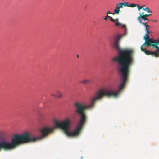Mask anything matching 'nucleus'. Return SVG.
I'll return each instance as SVG.
<instances>
[{"instance_id": "obj_2", "label": "nucleus", "mask_w": 159, "mask_h": 159, "mask_svg": "<svg viewBox=\"0 0 159 159\" xmlns=\"http://www.w3.org/2000/svg\"><path fill=\"white\" fill-rule=\"evenodd\" d=\"M55 129L53 127H45L41 131V136H34L31 135L28 132H25L21 135L16 134L11 139V142L2 141L1 142L9 150L14 149L19 145L29 142H33L47 136L49 133L52 132Z\"/></svg>"}, {"instance_id": "obj_21", "label": "nucleus", "mask_w": 159, "mask_h": 159, "mask_svg": "<svg viewBox=\"0 0 159 159\" xmlns=\"http://www.w3.org/2000/svg\"><path fill=\"white\" fill-rule=\"evenodd\" d=\"M151 20L152 21L154 22H156L157 21V20Z\"/></svg>"}, {"instance_id": "obj_13", "label": "nucleus", "mask_w": 159, "mask_h": 159, "mask_svg": "<svg viewBox=\"0 0 159 159\" xmlns=\"http://www.w3.org/2000/svg\"><path fill=\"white\" fill-rule=\"evenodd\" d=\"M120 5H122V8L123 7V6H127L128 7L129 6V4L127 2H124L122 3H120Z\"/></svg>"}, {"instance_id": "obj_5", "label": "nucleus", "mask_w": 159, "mask_h": 159, "mask_svg": "<svg viewBox=\"0 0 159 159\" xmlns=\"http://www.w3.org/2000/svg\"><path fill=\"white\" fill-rule=\"evenodd\" d=\"M156 48L157 49V52H152L148 50H144L142 47H141V50L143 51L146 54L154 55L157 57L159 56V47H157Z\"/></svg>"}, {"instance_id": "obj_8", "label": "nucleus", "mask_w": 159, "mask_h": 159, "mask_svg": "<svg viewBox=\"0 0 159 159\" xmlns=\"http://www.w3.org/2000/svg\"><path fill=\"white\" fill-rule=\"evenodd\" d=\"M2 149L5 150H8L7 147L1 142H0V151Z\"/></svg>"}, {"instance_id": "obj_4", "label": "nucleus", "mask_w": 159, "mask_h": 159, "mask_svg": "<svg viewBox=\"0 0 159 159\" xmlns=\"http://www.w3.org/2000/svg\"><path fill=\"white\" fill-rule=\"evenodd\" d=\"M140 16L138 17L137 18V20L140 23L144 22L145 24L148 23L149 21V20L148 19L147 17L149 16L151 14L143 15V13H142V15H141V13H140Z\"/></svg>"}, {"instance_id": "obj_14", "label": "nucleus", "mask_w": 159, "mask_h": 159, "mask_svg": "<svg viewBox=\"0 0 159 159\" xmlns=\"http://www.w3.org/2000/svg\"><path fill=\"white\" fill-rule=\"evenodd\" d=\"M146 32V34H145V36H146L147 37V38H149V36H148V35L149 34L151 33V32L149 31H145Z\"/></svg>"}, {"instance_id": "obj_15", "label": "nucleus", "mask_w": 159, "mask_h": 159, "mask_svg": "<svg viewBox=\"0 0 159 159\" xmlns=\"http://www.w3.org/2000/svg\"><path fill=\"white\" fill-rule=\"evenodd\" d=\"M136 6V4H135L131 3L129 5V7H134Z\"/></svg>"}, {"instance_id": "obj_9", "label": "nucleus", "mask_w": 159, "mask_h": 159, "mask_svg": "<svg viewBox=\"0 0 159 159\" xmlns=\"http://www.w3.org/2000/svg\"><path fill=\"white\" fill-rule=\"evenodd\" d=\"M143 25H144L145 27V31H148L149 29L150 28V27L148 25H147V24H145L144 22H141V23H140Z\"/></svg>"}, {"instance_id": "obj_18", "label": "nucleus", "mask_w": 159, "mask_h": 159, "mask_svg": "<svg viewBox=\"0 0 159 159\" xmlns=\"http://www.w3.org/2000/svg\"><path fill=\"white\" fill-rule=\"evenodd\" d=\"M145 5L141 6V9H143L144 10V8H144V7H145Z\"/></svg>"}, {"instance_id": "obj_7", "label": "nucleus", "mask_w": 159, "mask_h": 159, "mask_svg": "<svg viewBox=\"0 0 159 159\" xmlns=\"http://www.w3.org/2000/svg\"><path fill=\"white\" fill-rule=\"evenodd\" d=\"M51 95L57 98H61L62 97L61 92L58 90H56L52 92L51 93Z\"/></svg>"}, {"instance_id": "obj_16", "label": "nucleus", "mask_w": 159, "mask_h": 159, "mask_svg": "<svg viewBox=\"0 0 159 159\" xmlns=\"http://www.w3.org/2000/svg\"><path fill=\"white\" fill-rule=\"evenodd\" d=\"M136 7H137L138 8V10L139 11H140L141 9V6H140L138 4H136Z\"/></svg>"}, {"instance_id": "obj_12", "label": "nucleus", "mask_w": 159, "mask_h": 159, "mask_svg": "<svg viewBox=\"0 0 159 159\" xmlns=\"http://www.w3.org/2000/svg\"><path fill=\"white\" fill-rule=\"evenodd\" d=\"M144 11H146L148 13H152V11L148 7H147L144 8Z\"/></svg>"}, {"instance_id": "obj_17", "label": "nucleus", "mask_w": 159, "mask_h": 159, "mask_svg": "<svg viewBox=\"0 0 159 159\" xmlns=\"http://www.w3.org/2000/svg\"><path fill=\"white\" fill-rule=\"evenodd\" d=\"M109 16L108 15H107L104 18V20L106 21L107 20V18H109Z\"/></svg>"}, {"instance_id": "obj_1", "label": "nucleus", "mask_w": 159, "mask_h": 159, "mask_svg": "<svg viewBox=\"0 0 159 159\" xmlns=\"http://www.w3.org/2000/svg\"><path fill=\"white\" fill-rule=\"evenodd\" d=\"M122 27L125 29L124 34H117L115 36L114 47L119 53L118 56L112 59L117 64V68L120 74L121 82L118 88H123L127 81L130 72V67L134 62V50L132 48L121 49L119 44L122 37L127 34V30L125 25H121Z\"/></svg>"}, {"instance_id": "obj_3", "label": "nucleus", "mask_w": 159, "mask_h": 159, "mask_svg": "<svg viewBox=\"0 0 159 159\" xmlns=\"http://www.w3.org/2000/svg\"><path fill=\"white\" fill-rule=\"evenodd\" d=\"M143 39L145 40V42L144 43L142 46H146L148 47L150 46H152L153 48H157L159 47L158 46H159V40H152L150 39V38H147L145 36H144Z\"/></svg>"}, {"instance_id": "obj_6", "label": "nucleus", "mask_w": 159, "mask_h": 159, "mask_svg": "<svg viewBox=\"0 0 159 159\" xmlns=\"http://www.w3.org/2000/svg\"><path fill=\"white\" fill-rule=\"evenodd\" d=\"M122 8V5H120V3H118L116 5L115 9L113 10L114 14H119L120 12H121L120 9Z\"/></svg>"}, {"instance_id": "obj_11", "label": "nucleus", "mask_w": 159, "mask_h": 159, "mask_svg": "<svg viewBox=\"0 0 159 159\" xmlns=\"http://www.w3.org/2000/svg\"><path fill=\"white\" fill-rule=\"evenodd\" d=\"M118 20L119 19L118 18H116L115 19H113V20H112V21L114 23H115L116 25L117 26L120 24L118 22Z\"/></svg>"}, {"instance_id": "obj_20", "label": "nucleus", "mask_w": 159, "mask_h": 159, "mask_svg": "<svg viewBox=\"0 0 159 159\" xmlns=\"http://www.w3.org/2000/svg\"><path fill=\"white\" fill-rule=\"evenodd\" d=\"M109 14H111V13L109 11H108L107 12V15H108Z\"/></svg>"}, {"instance_id": "obj_10", "label": "nucleus", "mask_w": 159, "mask_h": 159, "mask_svg": "<svg viewBox=\"0 0 159 159\" xmlns=\"http://www.w3.org/2000/svg\"><path fill=\"white\" fill-rule=\"evenodd\" d=\"M90 80L87 79H84L82 80L80 83L83 84H85L87 83H90Z\"/></svg>"}, {"instance_id": "obj_22", "label": "nucleus", "mask_w": 159, "mask_h": 159, "mask_svg": "<svg viewBox=\"0 0 159 159\" xmlns=\"http://www.w3.org/2000/svg\"><path fill=\"white\" fill-rule=\"evenodd\" d=\"M77 58H78V57H79V55H77Z\"/></svg>"}, {"instance_id": "obj_19", "label": "nucleus", "mask_w": 159, "mask_h": 159, "mask_svg": "<svg viewBox=\"0 0 159 159\" xmlns=\"http://www.w3.org/2000/svg\"><path fill=\"white\" fill-rule=\"evenodd\" d=\"M108 18L111 21H112L113 20V18L109 16Z\"/></svg>"}]
</instances>
